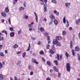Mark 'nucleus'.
I'll list each match as a JSON object with an SVG mask.
<instances>
[{"mask_svg":"<svg viewBox=\"0 0 80 80\" xmlns=\"http://www.w3.org/2000/svg\"><path fill=\"white\" fill-rule=\"evenodd\" d=\"M8 22H9V24H10V25H11V21H10V18H8Z\"/></svg>","mask_w":80,"mask_h":80,"instance_id":"obj_40","label":"nucleus"},{"mask_svg":"<svg viewBox=\"0 0 80 80\" xmlns=\"http://www.w3.org/2000/svg\"><path fill=\"white\" fill-rule=\"evenodd\" d=\"M60 60H62V57H63V55L62 54H61L60 56Z\"/></svg>","mask_w":80,"mask_h":80,"instance_id":"obj_36","label":"nucleus"},{"mask_svg":"<svg viewBox=\"0 0 80 80\" xmlns=\"http://www.w3.org/2000/svg\"><path fill=\"white\" fill-rule=\"evenodd\" d=\"M66 27L67 28H68V27H69V23H67V24L66 25Z\"/></svg>","mask_w":80,"mask_h":80,"instance_id":"obj_49","label":"nucleus"},{"mask_svg":"<svg viewBox=\"0 0 80 80\" xmlns=\"http://www.w3.org/2000/svg\"><path fill=\"white\" fill-rule=\"evenodd\" d=\"M32 25H31V24H29L28 25V27L29 28H31V27H32Z\"/></svg>","mask_w":80,"mask_h":80,"instance_id":"obj_46","label":"nucleus"},{"mask_svg":"<svg viewBox=\"0 0 80 80\" xmlns=\"http://www.w3.org/2000/svg\"><path fill=\"white\" fill-rule=\"evenodd\" d=\"M31 38L32 39V40H35V38H34V37H31Z\"/></svg>","mask_w":80,"mask_h":80,"instance_id":"obj_57","label":"nucleus"},{"mask_svg":"<svg viewBox=\"0 0 80 80\" xmlns=\"http://www.w3.org/2000/svg\"><path fill=\"white\" fill-rule=\"evenodd\" d=\"M54 63L56 65H58V61L57 60H55L54 61Z\"/></svg>","mask_w":80,"mask_h":80,"instance_id":"obj_24","label":"nucleus"},{"mask_svg":"<svg viewBox=\"0 0 80 80\" xmlns=\"http://www.w3.org/2000/svg\"><path fill=\"white\" fill-rule=\"evenodd\" d=\"M58 40H57L56 39H54L53 41V45H55L56 44L57 42H58Z\"/></svg>","mask_w":80,"mask_h":80,"instance_id":"obj_5","label":"nucleus"},{"mask_svg":"<svg viewBox=\"0 0 80 80\" xmlns=\"http://www.w3.org/2000/svg\"><path fill=\"white\" fill-rule=\"evenodd\" d=\"M34 15H35V16L36 17V22L37 23H38V15H37V13H36V12H34Z\"/></svg>","mask_w":80,"mask_h":80,"instance_id":"obj_4","label":"nucleus"},{"mask_svg":"<svg viewBox=\"0 0 80 80\" xmlns=\"http://www.w3.org/2000/svg\"><path fill=\"white\" fill-rule=\"evenodd\" d=\"M75 51L76 52H78L79 51V50H80V48L78 46H76L75 47Z\"/></svg>","mask_w":80,"mask_h":80,"instance_id":"obj_7","label":"nucleus"},{"mask_svg":"<svg viewBox=\"0 0 80 80\" xmlns=\"http://www.w3.org/2000/svg\"><path fill=\"white\" fill-rule=\"evenodd\" d=\"M47 39L48 40H50V37L49 36H48L47 37Z\"/></svg>","mask_w":80,"mask_h":80,"instance_id":"obj_44","label":"nucleus"},{"mask_svg":"<svg viewBox=\"0 0 80 80\" xmlns=\"http://www.w3.org/2000/svg\"><path fill=\"white\" fill-rule=\"evenodd\" d=\"M20 53H21V51L18 52H17V54H18H18H20Z\"/></svg>","mask_w":80,"mask_h":80,"instance_id":"obj_61","label":"nucleus"},{"mask_svg":"<svg viewBox=\"0 0 80 80\" xmlns=\"http://www.w3.org/2000/svg\"><path fill=\"white\" fill-rule=\"evenodd\" d=\"M29 31H32V28H30L29 29Z\"/></svg>","mask_w":80,"mask_h":80,"instance_id":"obj_63","label":"nucleus"},{"mask_svg":"<svg viewBox=\"0 0 80 80\" xmlns=\"http://www.w3.org/2000/svg\"><path fill=\"white\" fill-rule=\"evenodd\" d=\"M50 18L51 19V20H53V19H55V16L52 14L50 16Z\"/></svg>","mask_w":80,"mask_h":80,"instance_id":"obj_10","label":"nucleus"},{"mask_svg":"<svg viewBox=\"0 0 80 80\" xmlns=\"http://www.w3.org/2000/svg\"><path fill=\"white\" fill-rule=\"evenodd\" d=\"M26 5H27V3L25 2H24L23 3V6L25 7H26Z\"/></svg>","mask_w":80,"mask_h":80,"instance_id":"obj_43","label":"nucleus"},{"mask_svg":"<svg viewBox=\"0 0 80 80\" xmlns=\"http://www.w3.org/2000/svg\"><path fill=\"white\" fill-rule=\"evenodd\" d=\"M30 50V48H28V49L26 50V51H29Z\"/></svg>","mask_w":80,"mask_h":80,"instance_id":"obj_60","label":"nucleus"},{"mask_svg":"<svg viewBox=\"0 0 80 80\" xmlns=\"http://www.w3.org/2000/svg\"><path fill=\"white\" fill-rule=\"evenodd\" d=\"M57 59L58 60H59V59H60V55H59L57 54Z\"/></svg>","mask_w":80,"mask_h":80,"instance_id":"obj_41","label":"nucleus"},{"mask_svg":"<svg viewBox=\"0 0 80 80\" xmlns=\"http://www.w3.org/2000/svg\"><path fill=\"white\" fill-rule=\"evenodd\" d=\"M5 52L6 54L8 53V52H7V50H5Z\"/></svg>","mask_w":80,"mask_h":80,"instance_id":"obj_64","label":"nucleus"},{"mask_svg":"<svg viewBox=\"0 0 80 80\" xmlns=\"http://www.w3.org/2000/svg\"><path fill=\"white\" fill-rule=\"evenodd\" d=\"M4 39L3 37H2V36L0 37V40H3Z\"/></svg>","mask_w":80,"mask_h":80,"instance_id":"obj_47","label":"nucleus"},{"mask_svg":"<svg viewBox=\"0 0 80 80\" xmlns=\"http://www.w3.org/2000/svg\"><path fill=\"white\" fill-rule=\"evenodd\" d=\"M63 22L64 23H66V17L65 16L63 19Z\"/></svg>","mask_w":80,"mask_h":80,"instance_id":"obj_23","label":"nucleus"},{"mask_svg":"<svg viewBox=\"0 0 80 80\" xmlns=\"http://www.w3.org/2000/svg\"><path fill=\"white\" fill-rule=\"evenodd\" d=\"M32 61L33 63H36V64H38V62H37V60L34 58H32Z\"/></svg>","mask_w":80,"mask_h":80,"instance_id":"obj_3","label":"nucleus"},{"mask_svg":"<svg viewBox=\"0 0 80 80\" xmlns=\"http://www.w3.org/2000/svg\"><path fill=\"white\" fill-rule=\"evenodd\" d=\"M52 3H57V1L55 0H52Z\"/></svg>","mask_w":80,"mask_h":80,"instance_id":"obj_33","label":"nucleus"},{"mask_svg":"<svg viewBox=\"0 0 80 80\" xmlns=\"http://www.w3.org/2000/svg\"><path fill=\"white\" fill-rule=\"evenodd\" d=\"M72 54L73 56H75V52H74V50H73V49L72 50Z\"/></svg>","mask_w":80,"mask_h":80,"instance_id":"obj_30","label":"nucleus"},{"mask_svg":"<svg viewBox=\"0 0 80 80\" xmlns=\"http://www.w3.org/2000/svg\"><path fill=\"white\" fill-rule=\"evenodd\" d=\"M54 44H53L52 47V48L53 50H55V48L54 47Z\"/></svg>","mask_w":80,"mask_h":80,"instance_id":"obj_27","label":"nucleus"},{"mask_svg":"<svg viewBox=\"0 0 80 80\" xmlns=\"http://www.w3.org/2000/svg\"><path fill=\"white\" fill-rule=\"evenodd\" d=\"M2 67L3 65H2V63L0 62V68H2Z\"/></svg>","mask_w":80,"mask_h":80,"instance_id":"obj_42","label":"nucleus"},{"mask_svg":"<svg viewBox=\"0 0 80 80\" xmlns=\"http://www.w3.org/2000/svg\"><path fill=\"white\" fill-rule=\"evenodd\" d=\"M0 55H1V56H2V57H3V56H4V54H3V53L2 52H0Z\"/></svg>","mask_w":80,"mask_h":80,"instance_id":"obj_39","label":"nucleus"},{"mask_svg":"<svg viewBox=\"0 0 80 80\" xmlns=\"http://www.w3.org/2000/svg\"><path fill=\"white\" fill-rule=\"evenodd\" d=\"M51 22H50L49 23V25H52V23H53V19H51Z\"/></svg>","mask_w":80,"mask_h":80,"instance_id":"obj_37","label":"nucleus"},{"mask_svg":"<svg viewBox=\"0 0 80 80\" xmlns=\"http://www.w3.org/2000/svg\"><path fill=\"white\" fill-rule=\"evenodd\" d=\"M4 79V76L3 75L0 74V80H2Z\"/></svg>","mask_w":80,"mask_h":80,"instance_id":"obj_6","label":"nucleus"},{"mask_svg":"<svg viewBox=\"0 0 80 80\" xmlns=\"http://www.w3.org/2000/svg\"><path fill=\"white\" fill-rule=\"evenodd\" d=\"M55 39L58 40H62V37H60V36H56L55 37Z\"/></svg>","mask_w":80,"mask_h":80,"instance_id":"obj_2","label":"nucleus"},{"mask_svg":"<svg viewBox=\"0 0 80 80\" xmlns=\"http://www.w3.org/2000/svg\"><path fill=\"white\" fill-rule=\"evenodd\" d=\"M66 68L67 71H68V72H70L71 68L70 67V63H68L67 64Z\"/></svg>","mask_w":80,"mask_h":80,"instance_id":"obj_1","label":"nucleus"},{"mask_svg":"<svg viewBox=\"0 0 80 80\" xmlns=\"http://www.w3.org/2000/svg\"><path fill=\"white\" fill-rule=\"evenodd\" d=\"M70 48H73V42L72 41H70Z\"/></svg>","mask_w":80,"mask_h":80,"instance_id":"obj_13","label":"nucleus"},{"mask_svg":"<svg viewBox=\"0 0 80 80\" xmlns=\"http://www.w3.org/2000/svg\"><path fill=\"white\" fill-rule=\"evenodd\" d=\"M54 22L55 25H58V21H57L56 19L54 20Z\"/></svg>","mask_w":80,"mask_h":80,"instance_id":"obj_14","label":"nucleus"},{"mask_svg":"<svg viewBox=\"0 0 80 80\" xmlns=\"http://www.w3.org/2000/svg\"><path fill=\"white\" fill-rule=\"evenodd\" d=\"M2 33H4L6 34V35H7V31L5 30H3L2 32Z\"/></svg>","mask_w":80,"mask_h":80,"instance_id":"obj_22","label":"nucleus"},{"mask_svg":"<svg viewBox=\"0 0 80 80\" xmlns=\"http://www.w3.org/2000/svg\"><path fill=\"white\" fill-rule=\"evenodd\" d=\"M9 30H11V31H12L13 30V29L12 28H10Z\"/></svg>","mask_w":80,"mask_h":80,"instance_id":"obj_52","label":"nucleus"},{"mask_svg":"<svg viewBox=\"0 0 80 80\" xmlns=\"http://www.w3.org/2000/svg\"><path fill=\"white\" fill-rule=\"evenodd\" d=\"M65 55L67 58H68V57H70V55L68 53V52H65Z\"/></svg>","mask_w":80,"mask_h":80,"instance_id":"obj_11","label":"nucleus"},{"mask_svg":"<svg viewBox=\"0 0 80 80\" xmlns=\"http://www.w3.org/2000/svg\"><path fill=\"white\" fill-rule=\"evenodd\" d=\"M65 5L66 7H68L70 5V2H67L65 3Z\"/></svg>","mask_w":80,"mask_h":80,"instance_id":"obj_9","label":"nucleus"},{"mask_svg":"<svg viewBox=\"0 0 80 80\" xmlns=\"http://www.w3.org/2000/svg\"><path fill=\"white\" fill-rule=\"evenodd\" d=\"M50 73H52V72H53V70L50 69Z\"/></svg>","mask_w":80,"mask_h":80,"instance_id":"obj_59","label":"nucleus"},{"mask_svg":"<svg viewBox=\"0 0 80 80\" xmlns=\"http://www.w3.org/2000/svg\"><path fill=\"white\" fill-rule=\"evenodd\" d=\"M47 64H48V65H49V66H50V65H51V62L48 61L47 62Z\"/></svg>","mask_w":80,"mask_h":80,"instance_id":"obj_31","label":"nucleus"},{"mask_svg":"<svg viewBox=\"0 0 80 80\" xmlns=\"http://www.w3.org/2000/svg\"><path fill=\"white\" fill-rule=\"evenodd\" d=\"M75 22L77 24V25H78V24L79 23V22H78V21H76Z\"/></svg>","mask_w":80,"mask_h":80,"instance_id":"obj_54","label":"nucleus"},{"mask_svg":"<svg viewBox=\"0 0 80 80\" xmlns=\"http://www.w3.org/2000/svg\"><path fill=\"white\" fill-rule=\"evenodd\" d=\"M60 76H61L60 73V72H58V77L59 78H60Z\"/></svg>","mask_w":80,"mask_h":80,"instance_id":"obj_53","label":"nucleus"},{"mask_svg":"<svg viewBox=\"0 0 80 80\" xmlns=\"http://www.w3.org/2000/svg\"><path fill=\"white\" fill-rule=\"evenodd\" d=\"M49 52L50 53H51L52 54H54L55 53V52L53 51L52 49H51L50 50Z\"/></svg>","mask_w":80,"mask_h":80,"instance_id":"obj_16","label":"nucleus"},{"mask_svg":"<svg viewBox=\"0 0 80 80\" xmlns=\"http://www.w3.org/2000/svg\"><path fill=\"white\" fill-rule=\"evenodd\" d=\"M48 40V43H50V39L49 40Z\"/></svg>","mask_w":80,"mask_h":80,"instance_id":"obj_62","label":"nucleus"},{"mask_svg":"<svg viewBox=\"0 0 80 80\" xmlns=\"http://www.w3.org/2000/svg\"><path fill=\"white\" fill-rule=\"evenodd\" d=\"M25 19H26V20H27L28 18V16L27 15H25V14L24 15H23Z\"/></svg>","mask_w":80,"mask_h":80,"instance_id":"obj_25","label":"nucleus"},{"mask_svg":"<svg viewBox=\"0 0 80 80\" xmlns=\"http://www.w3.org/2000/svg\"><path fill=\"white\" fill-rule=\"evenodd\" d=\"M44 35L45 37H48V33L47 32H45L44 33Z\"/></svg>","mask_w":80,"mask_h":80,"instance_id":"obj_34","label":"nucleus"},{"mask_svg":"<svg viewBox=\"0 0 80 80\" xmlns=\"http://www.w3.org/2000/svg\"><path fill=\"white\" fill-rule=\"evenodd\" d=\"M77 55L78 56V60H80V55H79V54L78 53Z\"/></svg>","mask_w":80,"mask_h":80,"instance_id":"obj_38","label":"nucleus"},{"mask_svg":"<svg viewBox=\"0 0 80 80\" xmlns=\"http://www.w3.org/2000/svg\"><path fill=\"white\" fill-rule=\"evenodd\" d=\"M23 9H24V8L23 7H21L19 8V10L20 11L22 10H23Z\"/></svg>","mask_w":80,"mask_h":80,"instance_id":"obj_35","label":"nucleus"},{"mask_svg":"<svg viewBox=\"0 0 80 80\" xmlns=\"http://www.w3.org/2000/svg\"><path fill=\"white\" fill-rule=\"evenodd\" d=\"M50 47V45H48L47 46V49H49Z\"/></svg>","mask_w":80,"mask_h":80,"instance_id":"obj_50","label":"nucleus"},{"mask_svg":"<svg viewBox=\"0 0 80 80\" xmlns=\"http://www.w3.org/2000/svg\"><path fill=\"white\" fill-rule=\"evenodd\" d=\"M42 61L43 62H45V60L43 58H42Z\"/></svg>","mask_w":80,"mask_h":80,"instance_id":"obj_51","label":"nucleus"},{"mask_svg":"<svg viewBox=\"0 0 80 80\" xmlns=\"http://www.w3.org/2000/svg\"><path fill=\"white\" fill-rule=\"evenodd\" d=\"M20 63H21V61H19L17 63V65H19V64H20Z\"/></svg>","mask_w":80,"mask_h":80,"instance_id":"obj_45","label":"nucleus"},{"mask_svg":"<svg viewBox=\"0 0 80 80\" xmlns=\"http://www.w3.org/2000/svg\"><path fill=\"white\" fill-rule=\"evenodd\" d=\"M40 55H43V54H44V53H43V51L42 50L40 52Z\"/></svg>","mask_w":80,"mask_h":80,"instance_id":"obj_32","label":"nucleus"},{"mask_svg":"<svg viewBox=\"0 0 80 80\" xmlns=\"http://www.w3.org/2000/svg\"><path fill=\"white\" fill-rule=\"evenodd\" d=\"M46 80H51V79L50 78H47Z\"/></svg>","mask_w":80,"mask_h":80,"instance_id":"obj_56","label":"nucleus"},{"mask_svg":"<svg viewBox=\"0 0 80 80\" xmlns=\"http://www.w3.org/2000/svg\"><path fill=\"white\" fill-rule=\"evenodd\" d=\"M33 71H31L30 73V75H33Z\"/></svg>","mask_w":80,"mask_h":80,"instance_id":"obj_48","label":"nucleus"},{"mask_svg":"<svg viewBox=\"0 0 80 80\" xmlns=\"http://www.w3.org/2000/svg\"><path fill=\"white\" fill-rule=\"evenodd\" d=\"M62 35L63 36H64L66 35V32L65 31H62Z\"/></svg>","mask_w":80,"mask_h":80,"instance_id":"obj_26","label":"nucleus"},{"mask_svg":"<svg viewBox=\"0 0 80 80\" xmlns=\"http://www.w3.org/2000/svg\"><path fill=\"white\" fill-rule=\"evenodd\" d=\"M25 55H26V52H24L22 54V57L23 58H24L25 57Z\"/></svg>","mask_w":80,"mask_h":80,"instance_id":"obj_28","label":"nucleus"},{"mask_svg":"<svg viewBox=\"0 0 80 80\" xmlns=\"http://www.w3.org/2000/svg\"><path fill=\"white\" fill-rule=\"evenodd\" d=\"M53 68L54 69V70L55 72H58V70L55 66H54Z\"/></svg>","mask_w":80,"mask_h":80,"instance_id":"obj_21","label":"nucleus"},{"mask_svg":"<svg viewBox=\"0 0 80 80\" xmlns=\"http://www.w3.org/2000/svg\"><path fill=\"white\" fill-rule=\"evenodd\" d=\"M40 30L41 32H45V30H44V28H40Z\"/></svg>","mask_w":80,"mask_h":80,"instance_id":"obj_29","label":"nucleus"},{"mask_svg":"<svg viewBox=\"0 0 80 80\" xmlns=\"http://www.w3.org/2000/svg\"><path fill=\"white\" fill-rule=\"evenodd\" d=\"M4 12L5 13L8 12H9V10L8 9V7H7L5 8Z\"/></svg>","mask_w":80,"mask_h":80,"instance_id":"obj_18","label":"nucleus"},{"mask_svg":"<svg viewBox=\"0 0 80 80\" xmlns=\"http://www.w3.org/2000/svg\"><path fill=\"white\" fill-rule=\"evenodd\" d=\"M18 45L17 44H15L14 46H12V48H18Z\"/></svg>","mask_w":80,"mask_h":80,"instance_id":"obj_20","label":"nucleus"},{"mask_svg":"<svg viewBox=\"0 0 80 80\" xmlns=\"http://www.w3.org/2000/svg\"><path fill=\"white\" fill-rule=\"evenodd\" d=\"M54 13L55 14L56 13V15H57L58 16V15H59V12H57V10H54Z\"/></svg>","mask_w":80,"mask_h":80,"instance_id":"obj_15","label":"nucleus"},{"mask_svg":"<svg viewBox=\"0 0 80 80\" xmlns=\"http://www.w3.org/2000/svg\"><path fill=\"white\" fill-rule=\"evenodd\" d=\"M47 5L44 4V10H45L44 11V12H46V10H47Z\"/></svg>","mask_w":80,"mask_h":80,"instance_id":"obj_12","label":"nucleus"},{"mask_svg":"<svg viewBox=\"0 0 80 80\" xmlns=\"http://www.w3.org/2000/svg\"><path fill=\"white\" fill-rule=\"evenodd\" d=\"M2 17H6V16H7V14L5 12H2Z\"/></svg>","mask_w":80,"mask_h":80,"instance_id":"obj_8","label":"nucleus"},{"mask_svg":"<svg viewBox=\"0 0 80 80\" xmlns=\"http://www.w3.org/2000/svg\"><path fill=\"white\" fill-rule=\"evenodd\" d=\"M21 31H19L18 32V34H20V33H21Z\"/></svg>","mask_w":80,"mask_h":80,"instance_id":"obj_58","label":"nucleus"},{"mask_svg":"<svg viewBox=\"0 0 80 80\" xmlns=\"http://www.w3.org/2000/svg\"><path fill=\"white\" fill-rule=\"evenodd\" d=\"M15 35V33L13 32H12L10 33V36L11 37H13Z\"/></svg>","mask_w":80,"mask_h":80,"instance_id":"obj_17","label":"nucleus"},{"mask_svg":"<svg viewBox=\"0 0 80 80\" xmlns=\"http://www.w3.org/2000/svg\"><path fill=\"white\" fill-rule=\"evenodd\" d=\"M2 46H3V45H0V50H1V49L2 48Z\"/></svg>","mask_w":80,"mask_h":80,"instance_id":"obj_55","label":"nucleus"},{"mask_svg":"<svg viewBox=\"0 0 80 80\" xmlns=\"http://www.w3.org/2000/svg\"><path fill=\"white\" fill-rule=\"evenodd\" d=\"M56 45L58 47H60L61 44H60V42H58L57 43H56Z\"/></svg>","mask_w":80,"mask_h":80,"instance_id":"obj_19","label":"nucleus"}]
</instances>
